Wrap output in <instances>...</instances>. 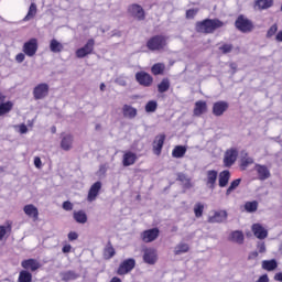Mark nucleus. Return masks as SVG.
Returning <instances> with one entry per match:
<instances>
[{"instance_id":"f257e3e1","label":"nucleus","mask_w":282,"mask_h":282,"mask_svg":"<svg viewBox=\"0 0 282 282\" xmlns=\"http://www.w3.org/2000/svg\"><path fill=\"white\" fill-rule=\"evenodd\" d=\"M221 28H224V22L219 19H205L195 23L198 34H215Z\"/></svg>"},{"instance_id":"f03ea898","label":"nucleus","mask_w":282,"mask_h":282,"mask_svg":"<svg viewBox=\"0 0 282 282\" xmlns=\"http://www.w3.org/2000/svg\"><path fill=\"white\" fill-rule=\"evenodd\" d=\"M169 37L162 34L153 35L147 42V47L150 52H162L169 45Z\"/></svg>"},{"instance_id":"7ed1b4c3","label":"nucleus","mask_w":282,"mask_h":282,"mask_svg":"<svg viewBox=\"0 0 282 282\" xmlns=\"http://www.w3.org/2000/svg\"><path fill=\"white\" fill-rule=\"evenodd\" d=\"M235 28L238 29L239 32H242V34H248L254 30V23L246 15L240 14L235 21Z\"/></svg>"},{"instance_id":"20e7f679","label":"nucleus","mask_w":282,"mask_h":282,"mask_svg":"<svg viewBox=\"0 0 282 282\" xmlns=\"http://www.w3.org/2000/svg\"><path fill=\"white\" fill-rule=\"evenodd\" d=\"M237 158H239V150L237 148H230L226 150L223 159V164L225 169H230L235 166L237 162Z\"/></svg>"},{"instance_id":"39448f33","label":"nucleus","mask_w":282,"mask_h":282,"mask_svg":"<svg viewBox=\"0 0 282 282\" xmlns=\"http://www.w3.org/2000/svg\"><path fill=\"white\" fill-rule=\"evenodd\" d=\"M135 268V259L129 258L123 260L118 269H117V274L119 276H124V274H129L133 269Z\"/></svg>"},{"instance_id":"423d86ee","label":"nucleus","mask_w":282,"mask_h":282,"mask_svg":"<svg viewBox=\"0 0 282 282\" xmlns=\"http://www.w3.org/2000/svg\"><path fill=\"white\" fill-rule=\"evenodd\" d=\"M48 95L50 85H47L46 83L39 84L33 88L34 100H43L44 98H47Z\"/></svg>"},{"instance_id":"0eeeda50","label":"nucleus","mask_w":282,"mask_h":282,"mask_svg":"<svg viewBox=\"0 0 282 282\" xmlns=\"http://www.w3.org/2000/svg\"><path fill=\"white\" fill-rule=\"evenodd\" d=\"M96 46V41L94 39H89L86 44L78 48L75 54L77 58H85V56H89V54H94V47Z\"/></svg>"},{"instance_id":"6e6552de","label":"nucleus","mask_w":282,"mask_h":282,"mask_svg":"<svg viewBox=\"0 0 282 282\" xmlns=\"http://www.w3.org/2000/svg\"><path fill=\"white\" fill-rule=\"evenodd\" d=\"M128 14L133 17V19H137V21H144V19H147L144 9L138 3H133L128 7Z\"/></svg>"},{"instance_id":"1a4fd4ad","label":"nucleus","mask_w":282,"mask_h":282,"mask_svg":"<svg viewBox=\"0 0 282 282\" xmlns=\"http://www.w3.org/2000/svg\"><path fill=\"white\" fill-rule=\"evenodd\" d=\"M22 51L29 57L35 56L36 52H39V40L35 37L30 39L23 44Z\"/></svg>"},{"instance_id":"9d476101","label":"nucleus","mask_w":282,"mask_h":282,"mask_svg":"<svg viewBox=\"0 0 282 282\" xmlns=\"http://www.w3.org/2000/svg\"><path fill=\"white\" fill-rule=\"evenodd\" d=\"M140 237L143 243H153L160 237V229L158 227L147 229L141 232Z\"/></svg>"},{"instance_id":"9b49d317","label":"nucleus","mask_w":282,"mask_h":282,"mask_svg":"<svg viewBox=\"0 0 282 282\" xmlns=\"http://www.w3.org/2000/svg\"><path fill=\"white\" fill-rule=\"evenodd\" d=\"M135 80L141 87H151L153 85V76L144 70L135 73Z\"/></svg>"},{"instance_id":"f8f14e48","label":"nucleus","mask_w":282,"mask_h":282,"mask_svg":"<svg viewBox=\"0 0 282 282\" xmlns=\"http://www.w3.org/2000/svg\"><path fill=\"white\" fill-rule=\"evenodd\" d=\"M254 164V159L250 156L248 151L242 150L240 152V160H239V169L240 171H248V166H252Z\"/></svg>"},{"instance_id":"ddd939ff","label":"nucleus","mask_w":282,"mask_h":282,"mask_svg":"<svg viewBox=\"0 0 282 282\" xmlns=\"http://www.w3.org/2000/svg\"><path fill=\"white\" fill-rule=\"evenodd\" d=\"M230 107L228 101L219 100L214 102L212 111L213 115L217 118L221 117L224 113H226V110Z\"/></svg>"},{"instance_id":"4468645a","label":"nucleus","mask_w":282,"mask_h":282,"mask_svg":"<svg viewBox=\"0 0 282 282\" xmlns=\"http://www.w3.org/2000/svg\"><path fill=\"white\" fill-rule=\"evenodd\" d=\"M21 267L23 270H26L28 272H36V270H40L41 268V262L34 258H30L26 260H23L21 262Z\"/></svg>"},{"instance_id":"2eb2a0df","label":"nucleus","mask_w":282,"mask_h":282,"mask_svg":"<svg viewBox=\"0 0 282 282\" xmlns=\"http://www.w3.org/2000/svg\"><path fill=\"white\" fill-rule=\"evenodd\" d=\"M143 261L149 265H155L158 263V251L153 248H149L144 250Z\"/></svg>"},{"instance_id":"dca6fc26","label":"nucleus","mask_w":282,"mask_h":282,"mask_svg":"<svg viewBox=\"0 0 282 282\" xmlns=\"http://www.w3.org/2000/svg\"><path fill=\"white\" fill-rule=\"evenodd\" d=\"M166 140V134H159L153 141V153L154 155H162V149L164 148V142Z\"/></svg>"},{"instance_id":"f3484780","label":"nucleus","mask_w":282,"mask_h":282,"mask_svg":"<svg viewBox=\"0 0 282 282\" xmlns=\"http://www.w3.org/2000/svg\"><path fill=\"white\" fill-rule=\"evenodd\" d=\"M217 170H208L207 171V178H206V186L210 191H215V186H217V177H218Z\"/></svg>"},{"instance_id":"a211bd4d","label":"nucleus","mask_w":282,"mask_h":282,"mask_svg":"<svg viewBox=\"0 0 282 282\" xmlns=\"http://www.w3.org/2000/svg\"><path fill=\"white\" fill-rule=\"evenodd\" d=\"M138 162V154L131 151L123 152L122 155V165L123 166H133Z\"/></svg>"},{"instance_id":"6ab92c4d","label":"nucleus","mask_w":282,"mask_h":282,"mask_svg":"<svg viewBox=\"0 0 282 282\" xmlns=\"http://www.w3.org/2000/svg\"><path fill=\"white\" fill-rule=\"evenodd\" d=\"M256 171L258 173V180L261 182H265V180H270L271 173L267 165L257 164Z\"/></svg>"},{"instance_id":"aec40b11","label":"nucleus","mask_w":282,"mask_h":282,"mask_svg":"<svg viewBox=\"0 0 282 282\" xmlns=\"http://www.w3.org/2000/svg\"><path fill=\"white\" fill-rule=\"evenodd\" d=\"M228 219V212L226 210H219L215 212L214 216H210L208 218L209 224H221L223 221H226Z\"/></svg>"},{"instance_id":"412c9836","label":"nucleus","mask_w":282,"mask_h":282,"mask_svg":"<svg viewBox=\"0 0 282 282\" xmlns=\"http://www.w3.org/2000/svg\"><path fill=\"white\" fill-rule=\"evenodd\" d=\"M100 188H102V183H100V181L94 183L89 188L87 199L89 202H95V199L98 197V193H100Z\"/></svg>"},{"instance_id":"4be33fe9","label":"nucleus","mask_w":282,"mask_h":282,"mask_svg":"<svg viewBox=\"0 0 282 282\" xmlns=\"http://www.w3.org/2000/svg\"><path fill=\"white\" fill-rule=\"evenodd\" d=\"M26 217H32L33 221H39V208L36 206L29 204L23 207Z\"/></svg>"},{"instance_id":"5701e85b","label":"nucleus","mask_w":282,"mask_h":282,"mask_svg":"<svg viewBox=\"0 0 282 282\" xmlns=\"http://www.w3.org/2000/svg\"><path fill=\"white\" fill-rule=\"evenodd\" d=\"M206 111H208V104H206V101L198 100L195 102L194 116L199 118V116H204V113H206Z\"/></svg>"},{"instance_id":"b1692460","label":"nucleus","mask_w":282,"mask_h":282,"mask_svg":"<svg viewBox=\"0 0 282 282\" xmlns=\"http://www.w3.org/2000/svg\"><path fill=\"white\" fill-rule=\"evenodd\" d=\"M251 230L257 239H265L268 237V230L261 224H253Z\"/></svg>"},{"instance_id":"393cba45","label":"nucleus","mask_w":282,"mask_h":282,"mask_svg":"<svg viewBox=\"0 0 282 282\" xmlns=\"http://www.w3.org/2000/svg\"><path fill=\"white\" fill-rule=\"evenodd\" d=\"M230 182V171L225 170L219 173L218 175V186L220 188H226L228 186V183Z\"/></svg>"},{"instance_id":"a878e982","label":"nucleus","mask_w":282,"mask_h":282,"mask_svg":"<svg viewBox=\"0 0 282 282\" xmlns=\"http://www.w3.org/2000/svg\"><path fill=\"white\" fill-rule=\"evenodd\" d=\"M122 113H123V118H128L129 120H133V118H135L138 116V109H135L132 106L129 105H123L122 107Z\"/></svg>"},{"instance_id":"bb28decb","label":"nucleus","mask_w":282,"mask_h":282,"mask_svg":"<svg viewBox=\"0 0 282 282\" xmlns=\"http://www.w3.org/2000/svg\"><path fill=\"white\" fill-rule=\"evenodd\" d=\"M73 144H74V135L66 134L62 138L61 149H63V151H70Z\"/></svg>"},{"instance_id":"cd10ccee","label":"nucleus","mask_w":282,"mask_h":282,"mask_svg":"<svg viewBox=\"0 0 282 282\" xmlns=\"http://www.w3.org/2000/svg\"><path fill=\"white\" fill-rule=\"evenodd\" d=\"M8 235H12V220H7L4 225L0 226V241H3V238Z\"/></svg>"},{"instance_id":"c85d7f7f","label":"nucleus","mask_w":282,"mask_h":282,"mask_svg":"<svg viewBox=\"0 0 282 282\" xmlns=\"http://www.w3.org/2000/svg\"><path fill=\"white\" fill-rule=\"evenodd\" d=\"M186 151H188L186 145H176L172 150V158L180 160V159L184 158V155H186Z\"/></svg>"},{"instance_id":"c756f323","label":"nucleus","mask_w":282,"mask_h":282,"mask_svg":"<svg viewBox=\"0 0 282 282\" xmlns=\"http://www.w3.org/2000/svg\"><path fill=\"white\" fill-rule=\"evenodd\" d=\"M274 6V0H256L254 8L258 10H268Z\"/></svg>"},{"instance_id":"7c9ffc66","label":"nucleus","mask_w":282,"mask_h":282,"mask_svg":"<svg viewBox=\"0 0 282 282\" xmlns=\"http://www.w3.org/2000/svg\"><path fill=\"white\" fill-rule=\"evenodd\" d=\"M113 257H116V249L113 248V245H111V241H108L104 249V259L109 261V259H113Z\"/></svg>"},{"instance_id":"2f4dec72","label":"nucleus","mask_w":282,"mask_h":282,"mask_svg":"<svg viewBox=\"0 0 282 282\" xmlns=\"http://www.w3.org/2000/svg\"><path fill=\"white\" fill-rule=\"evenodd\" d=\"M276 268H279V263L274 259L262 261V270H267V272H273Z\"/></svg>"},{"instance_id":"473e14b6","label":"nucleus","mask_w":282,"mask_h":282,"mask_svg":"<svg viewBox=\"0 0 282 282\" xmlns=\"http://www.w3.org/2000/svg\"><path fill=\"white\" fill-rule=\"evenodd\" d=\"M171 89V79L169 77H165L161 80L160 84H158V91L159 94H166Z\"/></svg>"},{"instance_id":"72a5a7b5","label":"nucleus","mask_w":282,"mask_h":282,"mask_svg":"<svg viewBox=\"0 0 282 282\" xmlns=\"http://www.w3.org/2000/svg\"><path fill=\"white\" fill-rule=\"evenodd\" d=\"M13 107L14 104L12 101H2V104H0V117L10 113Z\"/></svg>"},{"instance_id":"f704fd0d","label":"nucleus","mask_w":282,"mask_h":282,"mask_svg":"<svg viewBox=\"0 0 282 282\" xmlns=\"http://www.w3.org/2000/svg\"><path fill=\"white\" fill-rule=\"evenodd\" d=\"M166 69V65L164 63H156L151 67V73L153 76H162Z\"/></svg>"},{"instance_id":"c9c22d12","label":"nucleus","mask_w":282,"mask_h":282,"mask_svg":"<svg viewBox=\"0 0 282 282\" xmlns=\"http://www.w3.org/2000/svg\"><path fill=\"white\" fill-rule=\"evenodd\" d=\"M50 50L54 54H58V53L63 52L64 46H63V44H61V42H58V40L53 39V40H51V43H50Z\"/></svg>"},{"instance_id":"e433bc0d","label":"nucleus","mask_w":282,"mask_h":282,"mask_svg":"<svg viewBox=\"0 0 282 282\" xmlns=\"http://www.w3.org/2000/svg\"><path fill=\"white\" fill-rule=\"evenodd\" d=\"M73 217L77 224H87V214L84 210L74 212Z\"/></svg>"},{"instance_id":"4c0bfd02","label":"nucleus","mask_w":282,"mask_h":282,"mask_svg":"<svg viewBox=\"0 0 282 282\" xmlns=\"http://www.w3.org/2000/svg\"><path fill=\"white\" fill-rule=\"evenodd\" d=\"M243 232L242 231H239V230H236L234 232H231L230 235V241H234V243H243Z\"/></svg>"},{"instance_id":"58836bf2","label":"nucleus","mask_w":282,"mask_h":282,"mask_svg":"<svg viewBox=\"0 0 282 282\" xmlns=\"http://www.w3.org/2000/svg\"><path fill=\"white\" fill-rule=\"evenodd\" d=\"M18 282H32V272L28 270L20 271Z\"/></svg>"},{"instance_id":"ea45409f","label":"nucleus","mask_w":282,"mask_h":282,"mask_svg":"<svg viewBox=\"0 0 282 282\" xmlns=\"http://www.w3.org/2000/svg\"><path fill=\"white\" fill-rule=\"evenodd\" d=\"M62 281H76L78 274L74 271H65L61 273Z\"/></svg>"},{"instance_id":"a19ab883","label":"nucleus","mask_w":282,"mask_h":282,"mask_svg":"<svg viewBox=\"0 0 282 282\" xmlns=\"http://www.w3.org/2000/svg\"><path fill=\"white\" fill-rule=\"evenodd\" d=\"M36 12H37L36 3L32 2L30 4L28 14L24 17V21H30V20L34 19L36 17Z\"/></svg>"},{"instance_id":"79ce46f5","label":"nucleus","mask_w":282,"mask_h":282,"mask_svg":"<svg viewBox=\"0 0 282 282\" xmlns=\"http://www.w3.org/2000/svg\"><path fill=\"white\" fill-rule=\"evenodd\" d=\"M191 250V247L188 243H178L174 249V254L180 256L188 252Z\"/></svg>"},{"instance_id":"37998d69","label":"nucleus","mask_w":282,"mask_h":282,"mask_svg":"<svg viewBox=\"0 0 282 282\" xmlns=\"http://www.w3.org/2000/svg\"><path fill=\"white\" fill-rule=\"evenodd\" d=\"M239 184H241V178L234 180L229 187L226 189V196L228 197L231 195L232 191H237V188H239Z\"/></svg>"},{"instance_id":"c03bdc74","label":"nucleus","mask_w":282,"mask_h":282,"mask_svg":"<svg viewBox=\"0 0 282 282\" xmlns=\"http://www.w3.org/2000/svg\"><path fill=\"white\" fill-rule=\"evenodd\" d=\"M218 50L223 54H230V52L235 50V45L224 42V43H220V46L218 47Z\"/></svg>"},{"instance_id":"a18cd8bd","label":"nucleus","mask_w":282,"mask_h":282,"mask_svg":"<svg viewBox=\"0 0 282 282\" xmlns=\"http://www.w3.org/2000/svg\"><path fill=\"white\" fill-rule=\"evenodd\" d=\"M176 180L177 182H182V184H185V186L191 188V178L186 174L182 172L177 173Z\"/></svg>"},{"instance_id":"49530a36","label":"nucleus","mask_w":282,"mask_h":282,"mask_svg":"<svg viewBox=\"0 0 282 282\" xmlns=\"http://www.w3.org/2000/svg\"><path fill=\"white\" fill-rule=\"evenodd\" d=\"M145 111L147 113H155L158 111V101L150 100L145 105Z\"/></svg>"},{"instance_id":"de8ad7c7","label":"nucleus","mask_w":282,"mask_h":282,"mask_svg":"<svg viewBox=\"0 0 282 282\" xmlns=\"http://www.w3.org/2000/svg\"><path fill=\"white\" fill-rule=\"evenodd\" d=\"M245 208L247 213H257V208H259V203H257V200L247 202L245 204Z\"/></svg>"},{"instance_id":"09e8293b","label":"nucleus","mask_w":282,"mask_h":282,"mask_svg":"<svg viewBox=\"0 0 282 282\" xmlns=\"http://www.w3.org/2000/svg\"><path fill=\"white\" fill-rule=\"evenodd\" d=\"M194 215L197 219L204 215V204L202 203H196L194 205Z\"/></svg>"},{"instance_id":"8fccbe9b","label":"nucleus","mask_w":282,"mask_h":282,"mask_svg":"<svg viewBox=\"0 0 282 282\" xmlns=\"http://www.w3.org/2000/svg\"><path fill=\"white\" fill-rule=\"evenodd\" d=\"M276 32H279V25L278 24L271 25L267 32V39H272V36L276 34Z\"/></svg>"},{"instance_id":"3c124183","label":"nucleus","mask_w":282,"mask_h":282,"mask_svg":"<svg viewBox=\"0 0 282 282\" xmlns=\"http://www.w3.org/2000/svg\"><path fill=\"white\" fill-rule=\"evenodd\" d=\"M199 12V9H188L185 13L186 19H195L197 17V13Z\"/></svg>"},{"instance_id":"603ef678","label":"nucleus","mask_w":282,"mask_h":282,"mask_svg":"<svg viewBox=\"0 0 282 282\" xmlns=\"http://www.w3.org/2000/svg\"><path fill=\"white\" fill-rule=\"evenodd\" d=\"M62 208L64 210H74V204H72L69 200H65L62 205Z\"/></svg>"},{"instance_id":"864d4df0","label":"nucleus","mask_w":282,"mask_h":282,"mask_svg":"<svg viewBox=\"0 0 282 282\" xmlns=\"http://www.w3.org/2000/svg\"><path fill=\"white\" fill-rule=\"evenodd\" d=\"M78 239V234L76 231L68 232V241H76Z\"/></svg>"},{"instance_id":"5fc2aeb1","label":"nucleus","mask_w":282,"mask_h":282,"mask_svg":"<svg viewBox=\"0 0 282 282\" xmlns=\"http://www.w3.org/2000/svg\"><path fill=\"white\" fill-rule=\"evenodd\" d=\"M62 252L64 254H67V253L72 252V245H69V243L64 245L63 248H62Z\"/></svg>"},{"instance_id":"6e6d98bb","label":"nucleus","mask_w":282,"mask_h":282,"mask_svg":"<svg viewBox=\"0 0 282 282\" xmlns=\"http://www.w3.org/2000/svg\"><path fill=\"white\" fill-rule=\"evenodd\" d=\"M257 249L261 254H263V252H265V242H259L257 245Z\"/></svg>"},{"instance_id":"4d7b16f0","label":"nucleus","mask_w":282,"mask_h":282,"mask_svg":"<svg viewBox=\"0 0 282 282\" xmlns=\"http://www.w3.org/2000/svg\"><path fill=\"white\" fill-rule=\"evenodd\" d=\"M15 61H17V63H23V61H25V54L19 53V54L15 56Z\"/></svg>"},{"instance_id":"13d9d810","label":"nucleus","mask_w":282,"mask_h":282,"mask_svg":"<svg viewBox=\"0 0 282 282\" xmlns=\"http://www.w3.org/2000/svg\"><path fill=\"white\" fill-rule=\"evenodd\" d=\"M34 165L36 166V169H41V166H43L41 158H39V156L34 158Z\"/></svg>"},{"instance_id":"bf43d9fd","label":"nucleus","mask_w":282,"mask_h":282,"mask_svg":"<svg viewBox=\"0 0 282 282\" xmlns=\"http://www.w3.org/2000/svg\"><path fill=\"white\" fill-rule=\"evenodd\" d=\"M257 257H259V252L252 251V252L249 253L248 260L252 261V259H257Z\"/></svg>"},{"instance_id":"052dcab7","label":"nucleus","mask_w":282,"mask_h":282,"mask_svg":"<svg viewBox=\"0 0 282 282\" xmlns=\"http://www.w3.org/2000/svg\"><path fill=\"white\" fill-rule=\"evenodd\" d=\"M257 282H270V278H268V274L261 275Z\"/></svg>"},{"instance_id":"680f3d73","label":"nucleus","mask_w":282,"mask_h":282,"mask_svg":"<svg viewBox=\"0 0 282 282\" xmlns=\"http://www.w3.org/2000/svg\"><path fill=\"white\" fill-rule=\"evenodd\" d=\"M28 132V126L24 123L20 124V133H26Z\"/></svg>"},{"instance_id":"e2e57ef3","label":"nucleus","mask_w":282,"mask_h":282,"mask_svg":"<svg viewBox=\"0 0 282 282\" xmlns=\"http://www.w3.org/2000/svg\"><path fill=\"white\" fill-rule=\"evenodd\" d=\"M275 41H278V43H282V31H279L275 35Z\"/></svg>"},{"instance_id":"0e129e2a","label":"nucleus","mask_w":282,"mask_h":282,"mask_svg":"<svg viewBox=\"0 0 282 282\" xmlns=\"http://www.w3.org/2000/svg\"><path fill=\"white\" fill-rule=\"evenodd\" d=\"M274 281H280V282H282V272L275 273V275H274Z\"/></svg>"},{"instance_id":"69168bd1","label":"nucleus","mask_w":282,"mask_h":282,"mask_svg":"<svg viewBox=\"0 0 282 282\" xmlns=\"http://www.w3.org/2000/svg\"><path fill=\"white\" fill-rule=\"evenodd\" d=\"M6 102V95L0 90V105Z\"/></svg>"},{"instance_id":"338daca9","label":"nucleus","mask_w":282,"mask_h":282,"mask_svg":"<svg viewBox=\"0 0 282 282\" xmlns=\"http://www.w3.org/2000/svg\"><path fill=\"white\" fill-rule=\"evenodd\" d=\"M110 282H122V280L118 276H113Z\"/></svg>"},{"instance_id":"774afa93","label":"nucleus","mask_w":282,"mask_h":282,"mask_svg":"<svg viewBox=\"0 0 282 282\" xmlns=\"http://www.w3.org/2000/svg\"><path fill=\"white\" fill-rule=\"evenodd\" d=\"M105 87H106V86H105V83H101V84H100V91H104Z\"/></svg>"}]
</instances>
